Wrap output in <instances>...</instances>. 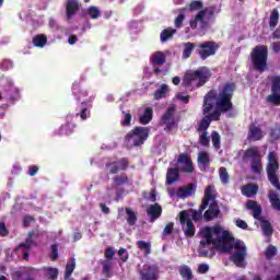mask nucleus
Returning <instances> with one entry per match:
<instances>
[{
    "label": "nucleus",
    "mask_w": 280,
    "mask_h": 280,
    "mask_svg": "<svg viewBox=\"0 0 280 280\" xmlns=\"http://www.w3.org/2000/svg\"><path fill=\"white\" fill-rule=\"evenodd\" d=\"M202 240L200 241V255L207 257L208 253L205 248L210 250H219V253H234L230 259L237 268H246V244L244 242L233 238L231 232L224 230L220 225L206 226L200 230Z\"/></svg>",
    "instance_id": "obj_1"
},
{
    "label": "nucleus",
    "mask_w": 280,
    "mask_h": 280,
    "mask_svg": "<svg viewBox=\"0 0 280 280\" xmlns=\"http://www.w3.org/2000/svg\"><path fill=\"white\" fill-rule=\"evenodd\" d=\"M233 91H235V84L228 83L221 90H211L203 100V115L205 116L199 126V132H206V130L211 125V121H218L220 119V113H226V110H231L233 104L231 103V97H233ZM213 106H217V109L213 110Z\"/></svg>",
    "instance_id": "obj_2"
},
{
    "label": "nucleus",
    "mask_w": 280,
    "mask_h": 280,
    "mask_svg": "<svg viewBox=\"0 0 280 280\" xmlns=\"http://www.w3.org/2000/svg\"><path fill=\"white\" fill-rule=\"evenodd\" d=\"M72 95L77 102L81 104L77 108V117H80L82 121H86L91 117V108H93V100L95 94H91L86 89L80 88V82L75 81L72 84Z\"/></svg>",
    "instance_id": "obj_3"
},
{
    "label": "nucleus",
    "mask_w": 280,
    "mask_h": 280,
    "mask_svg": "<svg viewBox=\"0 0 280 280\" xmlns=\"http://www.w3.org/2000/svg\"><path fill=\"white\" fill-rule=\"evenodd\" d=\"M214 14L215 7H207L200 10L190 19V30H207L210 25H212L213 21H215Z\"/></svg>",
    "instance_id": "obj_4"
},
{
    "label": "nucleus",
    "mask_w": 280,
    "mask_h": 280,
    "mask_svg": "<svg viewBox=\"0 0 280 280\" xmlns=\"http://www.w3.org/2000/svg\"><path fill=\"white\" fill-rule=\"evenodd\" d=\"M150 136V127H135L125 138L127 148L143 145Z\"/></svg>",
    "instance_id": "obj_5"
},
{
    "label": "nucleus",
    "mask_w": 280,
    "mask_h": 280,
    "mask_svg": "<svg viewBox=\"0 0 280 280\" xmlns=\"http://www.w3.org/2000/svg\"><path fill=\"white\" fill-rule=\"evenodd\" d=\"M252 65L256 71L264 73L268 69V47L256 46L252 51Z\"/></svg>",
    "instance_id": "obj_6"
},
{
    "label": "nucleus",
    "mask_w": 280,
    "mask_h": 280,
    "mask_svg": "<svg viewBox=\"0 0 280 280\" xmlns=\"http://www.w3.org/2000/svg\"><path fill=\"white\" fill-rule=\"evenodd\" d=\"M211 78V72L208 68L202 67L198 70L187 73L184 78V84H190L191 86H202Z\"/></svg>",
    "instance_id": "obj_7"
},
{
    "label": "nucleus",
    "mask_w": 280,
    "mask_h": 280,
    "mask_svg": "<svg viewBox=\"0 0 280 280\" xmlns=\"http://www.w3.org/2000/svg\"><path fill=\"white\" fill-rule=\"evenodd\" d=\"M244 163H252V172L254 174H261V153L259 152V148L252 147L245 150L243 155Z\"/></svg>",
    "instance_id": "obj_8"
},
{
    "label": "nucleus",
    "mask_w": 280,
    "mask_h": 280,
    "mask_svg": "<svg viewBox=\"0 0 280 280\" xmlns=\"http://www.w3.org/2000/svg\"><path fill=\"white\" fill-rule=\"evenodd\" d=\"M246 207L249 211H253L255 220H260V229H262L264 235L270 237V235H272V225L267 220H261V206L257 203V201L249 200Z\"/></svg>",
    "instance_id": "obj_9"
},
{
    "label": "nucleus",
    "mask_w": 280,
    "mask_h": 280,
    "mask_svg": "<svg viewBox=\"0 0 280 280\" xmlns=\"http://www.w3.org/2000/svg\"><path fill=\"white\" fill-rule=\"evenodd\" d=\"M277 172H279V161L277 159V153L270 152L268 154L267 176L271 185H273L276 189L280 191V184Z\"/></svg>",
    "instance_id": "obj_10"
},
{
    "label": "nucleus",
    "mask_w": 280,
    "mask_h": 280,
    "mask_svg": "<svg viewBox=\"0 0 280 280\" xmlns=\"http://www.w3.org/2000/svg\"><path fill=\"white\" fill-rule=\"evenodd\" d=\"M167 191L168 196L173 198V200H185V198H189V196H194V194H196V185L188 184L179 188H168Z\"/></svg>",
    "instance_id": "obj_11"
},
{
    "label": "nucleus",
    "mask_w": 280,
    "mask_h": 280,
    "mask_svg": "<svg viewBox=\"0 0 280 280\" xmlns=\"http://www.w3.org/2000/svg\"><path fill=\"white\" fill-rule=\"evenodd\" d=\"M75 132V125L73 124V114L66 116V122L54 131V137H69Z\"/></svg>",
    "instance_id": "obj_12"
},
{
    "label": "nucleus",
    "mask_w": 280,
    "mask_h": 280,
    "mask_svg": "<svg viewBox=\"0 0 280 280\" xmlns=\"http://www.w3.org/2000/svg\"><path fill=\"white\" fill-rule=\"evenodd\" d=\"M176 105H170L162 116V124L166 130H173V128H176Z\"/></svg>",
    "instance_id": "obj_13"
},
{
    "label": "nucleus",
    "mask_w": 280,
    "mask_h": 280,
    "mask_svg": "<svg viewBox=\"0 0 280 280\" xmlns=\"http://www.w3.org/2000/svg\"><path fill=\"white\" fill-rule=\"evenodd\" d=\"M203 203H201V207L199 210H184L179 214V222L180 224H185V220H194L195 222H198V220H202V211H205Z\"/></svg>",
    "instance_id": "obj_14"
},
{
    "label": "nucleus",
    "mask_w": 280,
    "mask_h": 280,
    "mask_svg": "<svg viewBox=\"0 0 280 280\" xmlns=\"http://www.w3.org/2000/svg\"><path fill=\"white\" fill-rule=\"evenodd\" d=\"M34 232H31L25 241V243H21L18 248L16 253H21L23 255V259H30V250L33 246H36L34 242Z\"/></svg>",
    "instance_id": "obj_15"
},
{
    "label": "nucleus",
    "mask_w": 280,
    "mask_h": 280,
    "mask_svg": "<svg viewBox=\"0 0 280 280\" xmlns=\"http://www.w3.org/2000/svg\"><path fill=\"white\" fill-rule=\"evenodd\" d=\"M165 60L166 56L163 51H155L151 55L150 62L155 73H163V70L159 67H163V65H165Z\"/></svg>",
    "instance_id": "obj_16"
},
{
    "label": "nucleus",
    "mask_w": 280,
    "mask_h": 280,
    "mask_svg": "<svg viewBox=\"0 0 280 280\" xmlns=\"http://www.w3.org/2000/svg\"><path fill=\"white\" fill-rule=\"evenodd\" d=\"M140 280H159V267L156 265H144L140 271Z\"/></svg>",
    "instance_id": "obj_17"
},
{
    "label": "nucleus",
    "mask_w": 280,
    "mask_h": 280,
    "mask_svg": "<svg viewBox=\"0 0 280 280\" xmlns=\"http://www.w3.org/2000/svg\"><path fill=\"white\" fill-rule=\"evenodd\" d=\"M199 56L202 60H207L209 56H214L218 51V45L213 42H206L199 45Z\"/></svg>",
    "instance_id": "obj_18"
},
{
    "label": "nucleus",
    "mask_w": 280,
    "mask_h": 280,
    "mask_svg": "<svg viewBox=\"0 0 280 280\" xmlns=\"http://www.w3.org/2000/svg\"><path fill=\"white\" fill-rule=\"evenodd\" d=\"M177 168L179 172L191 174V172H194V163L191 162V158H189L187 154H180L177 159Z\"/></svg>",
    "instance_id": "obj_19"
},
{
    "label": "nucleus",
    "mask_w": 280,
    "mask_h": 280,
    "mask_svg": "<svg viewBox=\"0 0 280 280\" xmlns=\"http://www.w3.org/2000/svg\"><path fill=\"white\" fill-rule=\"evenodd\" d=\"M128 167V160H113L106 164V170L109 174H117V172H121V170H126Z\"/></svg>",
    "instance_id": "obj_20"
},
{
    "label": "nucleus",
    "mask_w": 280,
    "mask_h": 280,
    "mask_svg": "<svg viewBox=\"0 0 280 280\" xmlns=\"http://www.w3.org/2000/svg\"><path fill=\"white\" fill-rule=\"evenodd\" d=\"M82 4L78 0H67L66 1V16L68 21H71L80 12Z\"/></svg>",
    "instance_id": "obj_21"
},
{
    "label": "nucleus",
    "mask_w": 280,
    "mask_h": 280,
    "mask_svg": "<svg viewBox=\"0 0 280 280\" xmlns=\"http://www.w3.org/2000/svg\"><path fill=\"white\" fill-rule=\"evenodd\" d=\"M5 91L8 100L9 102H11V104H15V102H19V100H21V90L19 89V86L14 85V82L10 81Z\"/></svg>",
    "instance_id": "obj_22"
},
{
    "label": "nucleus",
    "mask_w": 280,
    "mask_h": 280,
    "mask_svg": "<svg viewBox=\"0 0 280 280\" xmlns=\"http://www.w3.org/2000/svg\"><path fill=\"white\" fill-rule=\"evenodd\" d=\"M266 132L257 125H250L248 128L247 141H261Z\"/></svg>",
    "instance_id": "obj_23"
},
{
    "label": "nucleus",
    "mask_w": 280,
    "mask_h": 280,
    "mask_svg": "<svg viewBox=\"0 0 280 280\" xmlns=\"http://www.w3.org/2000/svg\"><path fill=\"white\" fill-rule=\"evenodd\" d=\"M211 202H215V186L213 185H210L205 189V196L202 200L203 209H207Z\"/></svg>",
    "instance_id": "obj_24"
},
{
    "label": "nucleus",
    "mask_w": 280,
    "mask_h": 280,
    "mask_svg": "<svg viewBox=\"0 0 280 280\" xmlns=\"http://www.w3.org/2000/svg\"><path fill=\"white\" fill-rule=\"evenodd\" d=\"M147 213L151 220V222H154L161 218V213H163V208L159 206V203L150 205L147 207Z\"/></svg>",
    "instance_id": "obj_25"
},
{
    "label": "nucleus",
    "mask_w": 280,
    "mask_h": 280,
    "mask_svg": "<svg viewBox=\"0 0 280 280\" xmlns=\"http://www.w3.org/2000/svg\"><path fill=\"white\" fill-rule=\"evenodd\" d=\"M208 205L209 209L205 212L203 218L207 222H211V220H214V218L220 215V208L217 202H210Z\"/></svg>",
    "instance_id": "obj_26"
},
{
    "label": "nucleus",
    "mask_w": 280,
    "mask_h": 280,
    "mask_svg": "<svg viewBox=\"0 0 280 280\" xmlns=\"http://www.w3.org/2000/svg\"><path fill=\"white\" fill-rule=\"evenodd\" d=\"M101 14L102 11L100 10V8L93 5L81 11V16H83V19L97 20L100 19Z\"/></svg>",
    "instance_id": "obj_27"
},
{
    "label": "nucleus",
    "mask_w": 280,
    "mask_h": 280,
    "mask_svg": "<svg viewBox=\"0 0 280 280\" xmlns=\"http://www.w3.org/2000/svg\"><path fill=\"white\" fill-rule=\"evenodd\" d=\"M211 163V158L209 156V153L201 151L198 154V166L201 170V172H205L209 168V164Z\"/></svg>",
    "instance_id": "obj_28"
},
{
    "label": "nucleus",
    "mask_w": 280,
    "mask_h": 280,
    "mask_svg": "<svg viewBox=\"0 0 280 280\" xmlns=\"http://www.w3.org/2000/svg\"><path fill=\"white\" fill-rule=\"evenodd\" d=\"M272 94L267 97L268 102L270 104H276V106H279L280 104V83H273L271 88Z\"/></svg>",
    "instance_id": "obj_29"
},
{
    "label": "nucleus",
    "mask_w": 280,
    "mask_h": 280,
    "mask_svg": "<svg viewBox=\"0 0 280 280\" xmlns=\"http://www.w3.org/2000/svg\"><path fill=\"white\" fill-rule=\"evenodd\" d=\"M153 115L154 110L152 107H145L143 114L139 116V122L142 124V126H148V124L152 121Z\"/></svg>",
    "instance_id": "obj_30"
},
{
    "label": "nucleus",
    "mask_w": 280,
    "mask_h": 280,
    "mask_svg": "<svg viewBox=\"0 0 280 280\" xmlns=\"http://www.w3.org/2000/svg\"><path fill=\"white\" fill-rule=\"evenodd\" d=\"M196 49V45L194 43H184L182 44V58L187 60V58L191 57V54Z\"/></svg>",
    "instance_id": "obj_31"
},
{
    "label": "nucleus",
    "mask_w": 280,
    "mask_h": 280,
    "mask_svg": "<svg viewBox=\"0 0 280 280\" xmlns=\"http://www.w3.org/2000/svg\"><path fill=\"white\" fill-rule=\"evenodd\" d=\"M258 187L255 184H248L242 188L243 196H246L247 198H253L254 196H257Z\"/></svg>",
    "instance_id": "obj_32"
},
{
    "label": "nucleus",
    "mask_w": 280,
    "mask_h": 280,
    "mask_svg": "<svg viewBox=\"0 0 280 280\" xmlns=\"http://www.w3.org/2000/svg\"><path fill=\"white\" fill-rule=\"evenodd\" d=\"M179 170L177 167L175 168H168L167 174H166V184L167 185H174L176 180H178L179 175H178Z\"/></svg>",
    "instance_id": "obj_33"
},
{
    "label": "nucleus",
    "mask_w": 280,
    "mask_h": 280,
    "mask_svg": "<svg viewBox=\"0 0 280 280\" xmlns=\"http://www.w3.org/2000/svg\"><path fill=\"white\" fill-rule=\"evenodd\" d=\"M183 231L187 237H194L196 234V229L194 228V222L191 220H185V223L182 224Z\"/></svg>",
    "instance_id": "obj_34"
},
{
    "label": "nucleus",
    "mask_w": 280,
    "mask_h": 280,
    "mask_svg": "<svg viewBox=\"0 0 280 280\" xmlns=\"http://www.w3.org/2000/svg\"><path fill=\"white\" fill-rule=\"evenodd\" d=\"M187 16V9L183 8L178 10V15L175 18L174 25L177 30H180L183 27V23L185 22V19Z\"/></svg>",
    "instance_id": "obj_35"
},
{
    "label": "nucleus",
    "mask_w": 280,
    "mask_h": 280,
    "mask_svg": "<svg viewBox=\"0 0 280 280\" xmlns=\"http://www.w3.org/2000/svg\"><path fill=\"white\" fill-rule=\"evenodd\" d=\"M33 45L34 47H39L43 49L45 45H47V36L45 34H38L33 37Z\"/></svg>",
    "instance_id": "obj_36"
},
{
    "label": "nucleus",
    "mask_w": 280,
    "mask_h": 280,
    "mask_svg": "<svg viewBox=\"0 0 280 280\" xmlns=\"http://www.w3.org/2000/svg\"><path fill=\"white\" fill-rule=\"evenodd\" d=\"M269 200H270L271 207H273V209H276V211H280L279 195H277V192H275L273 190H270L269 191Z\"/></svg>",
    "instance_id": "obj_37"
},
{
    "label": "nucleus",
    "mask_w": 280,
    "mask_h": 280,
    "mask_svg": "<svg viewBox=\"0 0 280 280\" xmlns=\"http://www.w3.org/2000/svg\"><path fill=\"white\" fill-rule=\"evenodd\" d=\"M176 34V28H166L162 31L160 38L161 43H167V40L172 39V36Z\"/></svg>",
    "instance_id": "obj_38"
},
{
    "label": "nucleus",
    "mask_w": 280,
    "mask_h": 280,
    "mask_svg": "<svg viewBox=\"0 0 280 280\" xmlns=\"http://www.w3.org/2000/svg\"><path fill=\"white\" fill-rule=\"evenodd\" d=\"M179 275L184 280H191L192 272L191 268L187 265H183L179 267Z\"/></svg>",
    "instance_id": "obj_39"
},
{
    "label": "nucleus",
    "mask_w": 280,
    "mask_h": 280,
    "mask_svg": "<svg viewBox=\"0 0 280 280\" xmlns=\"http://www.w3.org/2000/svg\"><path fill=\"white\" fill-rule=\"evenodd\" d=\"M46 279L56 280L58 279V268L45 267L44 268Z\"/></svg>",
    "instance_id": "obj_40"
},
{
    "label": "nucleus",
    "mask_w": 280,
    "mask_h": 280,
    "mask_svg": "<svg viewBox=\"0 0 280 280\" xmlns=\"http://www.w3.org/2000/svg\"><path fill=\"white\" fill-rule=\"evenodd\" d=\"M278 23H279V10L273 9L270 14V19H269L270 30H275V27H277Z\"/></svg>",
    "instance_id": "obj_41"
},
{
    "label": "nucleus",
    "mask_w": 280,
    "mask_h": 280,
    "mask_svg": "<svg viewBox=\"0 0 280 280\" xmlns=\"http://www.w3.org/2000/svg\"><path fill=\"white\" fill-rule=\"evenodd\" d=\"M74 270H75V258H71L70 260H68L66 265L65 279H69V277L73 275Z\"/></svg>",
    "instance_id": "obj_42"
},
{
    "label": "nucleus",
    "mask_w": 280,
    "mask_h": 280,
    "mask_svg": "<svg viewBox=\"0 0 280 280\" xmlns=\"http://www.w3.org/2000/svg\"><path fill=\"white\" fill-rule=\"evenodd\" d=\"M168 92H170V88L167 86V84H162L161 89H159L155 92L154 97L155 100H163V97H166Z\"/></svg>",
    "instance_id": "obj_43"
},
{
    "label": "nucleus",
    "mask_w": 280,
    "mask_h": 280,
    "mask_svg": "<svg viewBox=\"0 0 280 280\" xmlns=\"http://www.w3.org/2000/svg\"><path fill=\"white\" fill-rule=\"evenodd\" d=\"M126 213L128 224L135 226V224H137V214L130 208H126Z\"/></svg>",
    "instance_id": "obj_44"
},
{
    "label": "nucleus",
    "mask_w": 280,
    "mask_h": 280,
    "mask_svg": "<svg viewBox=\"0 0 280 280\" xmlns=\"http://www.w3.org/2000/svg\"><path fill=\"white\" fill-rule=\"evenodd\" d=\"M138 247L143 250L144 255H150L152 253V245L145 241H139Z\"/></svg>",
    "instance_id": "obj_45"
},
{
    "label": "nucleus",
    "mask_w": 280,
    "mask_h": 280,
    "mask_svg": "<svg viewBox=\"0 0 280 280\" xmlns=\"http://www.w3.org/2000/svg\"><path fill=\"white\" fill-rule=\"evenodd\" d=\"M220 180L223 185H229V172L225 167H220L219 170Z\"/></svg>",
    "instance_id": "obj_46"
},
{
    "label": "nucleus",
    "mask_w": 280,
    "mask_h": 280,
    "mask_svg": "<svg viewBox=\"0 0 280 280\" xmlns=\"http://www.w3.org/2000/svg\"><path fill=\"white\" fill-rule=\"evenodd\" d=\"M0 69L2 71H10V69H14V61L10 59L2 60V62L0 63Z\"/></svg>",
    "instance_id": "obj_47"
},
{
    "label": "nucleus",
    "mask_w": 280,
    "mask_h": 280,
    "mask_svg": "<svg viewBox=\"0 0 280 280\" xmlns=\"http://www.w3.org/2000/svg\"><path fill=\"white\" fill-rule=\"evenodd\" d=\"M130 121H132V115L130 112L122 110L121 126H130Z\"/></svg>",
    "instance_id": "obj_48"
},
{
    "label": "nucleus",
    "mask_w": 280,
    "mask_h": 280,
    "mask_svg": "<svg viewBox=\"0 0 280 280\" xmlns=\"http://www.w3.org/2000/svg\"><path fill=\"white\" fill-rule=\"evenodd\" d=\"M211 140H212L214 149L220 150V133H218V131H213L211 133Z\"/></svg>",
    "instance_id": "obj_49"
},
{
    "label": "nucleus",
    "mask_w": 280,
    "mask_h": 280,
    "mask_svg": "<svg viewBox=\"0 0 280 280\" xmlns=\"http://www.w3.org/2000/svg\"><path fill=\"white\" fill-rule=\"evenodd\" d=\"M202 5H203L202 1L195 0V1L190 2L188 10L190 12H196L198 10H202Z\"/></svg>",
    "instance_id": "obj_50"
},
{
    "label": "nucleus",
    "mask_w": 280,
    "mask_h": 280,
    "mask_svg": "<svg viewBox=\"0 0 280 280\" xmlns=\"http://www.w3.org/2000/svg\"><path fill=\"white\" fill-rule=\"evenodd\" d=\"M277 255V248L273 245H270L266 250H265V257L266 259H272Z\"/></svg>",
    "instance_id": "obj_51"
},
{
    "label": "nucleus",
    "mask_w": 280,
    "mask_h": 280,
    "mask_svg": "<svg viewBox=\"0 0 280 280\" xmlns=\"http://www.w3.org/2000/svg\"><path fill=\"white\" fill-rule=\"evenodd\" d=\"M129 28L131 32L136 33V32H141L142 30V25H141V22L139 21H131L129 23Z\"/></svg>",
    "instance_id": "obj_52"
},
{
    "label": "nucleus",
    "mask_w": 280,
    "mask_h": 280,
    "mask_svg": "<svg viewBox=\"0 0 280 280\" xmlns=\"http://www.w3.org/2000/svg\"><path fill=\"white\" fill-rule=\"evenodd\" d=\"M48 26L51 32H62V26H60L59 24H56V20L54 19L49 20Z\"/></svg>",
    "instance_id": "obj_53"
},
{
    "label": "nucleus",
    "mask_w": 280,
    "mask_h": 280,
    "mask_svg": "<svg viewBox=\"0 0 280 280\" xmlns=\"http://www.w3.org/2000/svg\"><path fill=\"white\" fill-rule=\"evenodd\" d=\"M175 100H179V102H182L183 104H189V96L183 93H177L175 95Z\"/></svg>",
    "instance_id": "obj_54"
},
{
    "label": "nucleus",
    "mask_w": 280,
    "mask_h": 280,
    "mask_svg": "<svg viewBox=\"0 0 280 280\" xmlns=\"http://www.w3.org/2000/svg\"><path fill=\"white\" fill-rule=\"evenodd\" d=\"M58 257H59L58 245H51V254H50L51 261H56Z\"/></svg>",
    "instance_id": "obj_55"
},
{
    "label": "nucleus",
    "mask_w": 280,
    "mask_h": 280,
    "mask_svg": "<svg viewBox=\"0 0 280 280\" xmlns=\"http://www.w3.org/2000/svg\"><path fill=\"white\" fill-rule=\"evenodd\" d=\"M109 198H115V200H119V194H117V187H113L112 189L107 190Z\"/></svg>",
    "instance_id": "obj_56"
},
{
    "label": "nucleus",
    "mask_w": 280,
    "mask_h": 280,
    "mask_svg": "<svg viewBox=\"0 0 280 280\" xmlns=\"http://www.w3.org/2000/svg\"><path fill=\"white\" fill-rule=\"evenodd\" d=\"M23 168L21 167V164L14 163L11 170V174H13L14 176H18V174H21Z\"/></svg>",
    "instance_id": "obj_57"
},
{
    "label": "nucleus",
    "mask_w": 280,
    "mask_h": 280,
    "mask_svg": "<svg viewBox=\"0 0 280 280\" xmlns=\"http://www.w3.org/2000/svg\"><path fill=\"white\" fill-rule=\"evenodd\" d=\"M143 10H145V5H143V3H139L138 5H136L133 8V14L136 16H139V14H141L143 12Z\"/></svg>",
    "instance_id": "obj_58"
},
{
    "label": "nucleus",
    "mask_w": 280,
    "mask_h": 280,
    "mask_svg": "<svg viewBox=\"0 0 280 280\" xmlns=\"http://www.w3.org/2000/svg\"><path fill=\"white\" fill-rule=\"evenodd\" d=\"M114 183L115 185H125V183H128V177L127 176L115 177Z\"/></svg>",
    "instance_id": "obj_59"
},
{
    "label": "nucleus",
    "mask_w": 280,
    "mask_h": 280,
    "mask_svg": "<svg viewBox=\"0 0 280 280\" xmlns=\"http://www.w3.org/2000/svg\"><path fill=\"white\" fill-rule=\"evenodd\" d=\"M118 255H119V258L121 259V261H128V250L120 248L118 250Z\"/></svg>",
    "instance_id": "obj_60"
},
{
    "label": "nucleus",
    "mask_w": 280,
    "mask_h": 280,
    "mask_svg": "<svg viewBox=\"0 0 280 280\" xmlns=\"http://www.w3.org/2000/svg\"><path fill=\"white\" fill-rule=\"evenodd\" d=\"M199 141H200L201 145H209V137H207L206 131H203V132L200 135Z\"/></svg>",
    "instance_id": "obj_61"
},
{
    "label": "nucleus",
    "mask_w": 280,
    "mask_h": 280,
    "mask_svg": "<svg viewBox=\"0 0 280 280\" xmlns=\"http://www.w3.org/2000/svg\"><path fill=\"white\" fill-rule=\"evenodd\" d=\"M174 230V223H168L163 231V237H166V235H171L172 231Z\"/></svg>",
    "instance_id": "obj_62"
},
{
    "label": "nucleus",
    "mask_w": 280,
    "mask_h": 280,
    "mask_svg": "<svg viewBox=\"0 0 280 280\" xmlns=\"http://www.w3.org/2000/svg\"><path fill=\"white\" fill-rule=\"evenodd\" d=\"M235 224L238 229H243L246 230L248 229V224L246 223V221L242 220V219H236L235 220Z\"/></svg>",
    "instance_id": "obj_63"
},
{
    "label": "nucleus",
    "mask_w": 280,
    "mask_h": 280,
    "mask_svg": "<svg viewBox=\"0 0 280 280\" xmlns=\"http://www.w3.org/2000/svg\"><path fill=\"white\" fill-rule=\"evenodd\" d=\"M271 139H273V141L280 139V127H276L271 130Z\"/></svg>",
    "instance_id": "obj_64"
}]
</instances>
